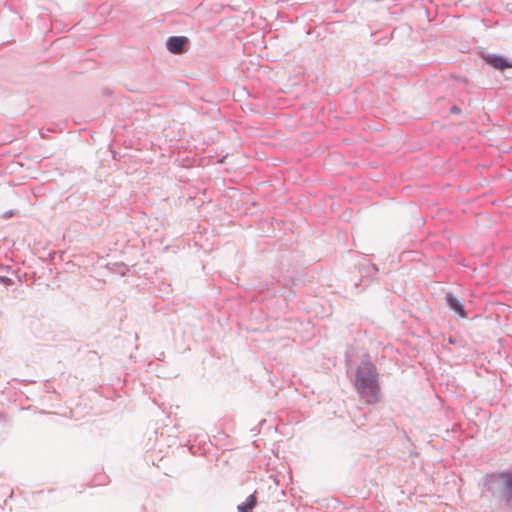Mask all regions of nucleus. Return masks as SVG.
I'll use <instances>...</instances> for the list:
<instances>
[{
    "label": "nucleus",
    "instance_id": "7ed1b4c3",
    "mask_svg": "<svg viewBox=\"0 0 512 512\" xmlns=\"http://www.w3.org/2000/svg\"><path fill=\"white\" fill-rule=\"evenodd\" d=\"M487 64L498 70L512 68V63L500 55H487L484 57Z\"/></svg>",
    "mask_w": 512,
    "mask_h": 512
},
{
    "label": "nucleus",
    "instance_id": "0eeeda50",
    "mask_svg": "<svg viewBox=\"0 0 512 512\" xmlns=\"http://www.w3.org/2000/svg\"><path fill=\"white\" fill-rule=\"evenodd\" d=\"M256 505V496L255 494H251L245 503L238 505V510L240 512H250Z\"/></svg>",
    "mask_w": 512,
    "mask_h": 512
},
{
    "label": "nucleus",
    "instance_id": "423d86ee",
    "mask_svg": "<svg viewBox=\"0 0 512 512\" xmlns=\"http://www.w3.org/2000/svg\"><path fill=\"white\" fill-rule=\"evenodd\" d=\"M376 377L375 373V367L371 362H363L362 365L358 368L357 374H356V380L359 379V377Z\"/></svg>",
    "mask_w": 512,
    "mask_h": 512
},
{
    "label": "nucleus",
    "instance_id": "f03ea898",
    "mask_svg": "<svg viewBox=\"0 0 512 512\" xmlns=\"http://www.w3.org/2000/svg\"><path fill=\"white\" fill-rule=\"evenodd\" d=\"M491 482L498 484L502 498L507 502L512 501V472H500L490 476Z\"/></svg>",
    "mask_w": 512,
    "mask_h": 512
},
{
    "label": "nucleus",
    "instance_id": "39448f33",
    "mask_svg": "<svg viewBox=\"0 0 512 512\" xmlns=\"http://www.w3.org/2000/svg\"><path fill=\"white\" fill-rule=\"evenodd\" d=\"M447 303L449 307L460 317L464 318L466 316V313L464 311L463 305L461 302L454 297L452 294H448L446 297Z\"/></svg>",
    "mask_w": 512,
    "mask_h": 512
},
{
    "label": "nucleus",
    "instance_id": "f257e3e1",
    "mask_svg": "<svg viewBox=\"0 0 512 512\" xmlns=\"http://www.w3.org/2000/svg\"><path fill=\"white\" fill-rule=\"evenodd\" d=\"M355 386L366 403L377 401L379 388L376 377L369 376L365 378L361 376L355 381Z\"/></svg>",
    "mask_w": 512,
    "mask_h": 512
},
{
    "label": "nucleus",
    "instance_id": "20e7f679",
    "mask_svg": "<svg viewBox=\"0 0 512 512\" xmlns=\"http://www.w3.org/2000/svg\"><path fill=\"white\" fill-rule=\"evenodd\" d=\"M188 42L186 37H170L167 43L170 52L178 54L183 52L184 45Z\"/></svg>",
    "mask_w": 512,
    "mask_h": 512
}]
</instances>
